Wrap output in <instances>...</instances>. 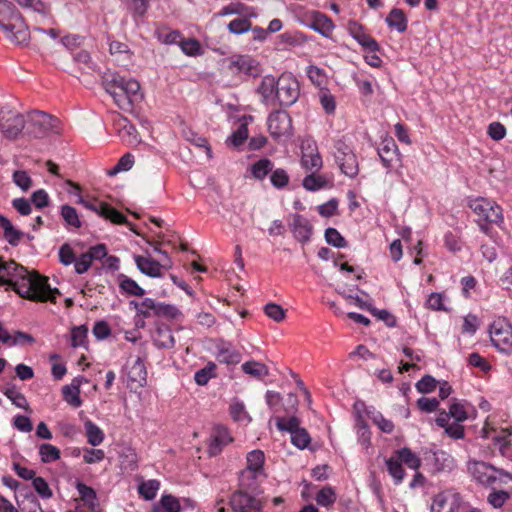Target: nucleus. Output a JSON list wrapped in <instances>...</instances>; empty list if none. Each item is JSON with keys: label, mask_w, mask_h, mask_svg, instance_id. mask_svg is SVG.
Returning <instances> with one entry per match:
<instances>
[{"label": "nucleus", "mask_w": 512, "mask_h": 512, "mask_svg": "<svg viewBox=\"0 0 512 512\" xmlns=\"http://www.w3.org/2000/svg\"><path fill=\"white\" fill-rule=\"evenodd\" d=\"M0 285H7L19 296L32 301L55 302L60 294L59 290L52 289L48 278L36 272H30L15 261H4L0 258Z\"/></svg>", "instance_id": "nucleus-1"}, {"label": "nucleus", "mask_w": 512, "mask_h": 512, "mask_svg": "<svg viewBox=\"0 0 512 512\" xmlns=\"http://www.w3.org/2000/svg\"><path fill=\"white\" fill-rule=\"evenodd\" d=\"M0 30L4 38L14 45H27L31 39L24 17L8 0H0Z\"/></svg>", "instance_id": "nucleus-2"}, {"label": "nucleus", "mask_w": 512, "mask_h": 512, "mask_svg": "<svg viewBox=\"0 0 512 512\" xmlns=\"http://www.w3.org/2000/svg\"><path fill=\"white\" fill-rule=\"evenodd\" d=\"M63 130L60 119L44 111L35 110L27 116L25 134L31 138L60 136Z\"/></svg>", "instance_id": "nucleus-3"}, {"label": "nucleus", "mask_w": 512, "mask_h": 512, "mask_svg": "<svg viewBox=\"0 0 512 512\" xmlns=\"http://www.w3.org/2000/svg\"><path fill=\"white\" fill-rule=\"evenodd\" d=\"M26 130L25 117L12 105L5 103L0 107V132L10 140H15Z\"/></svg>", "instance_id": "nucleus-4"}, {"label": "nucleus", "mask_w": 512, "mask_h": 512, "mask_svg": "<svg viewBox=\"0 0 512 512\" xmlns=\"http://www.w3.org/2000/svg\"><path fill=\"white\" fill-rule=\"evenodd\" d=\"M144 98L140 83L134 78H127L114 93V103L122 110L132 111L134 106Z\"/></svg>", "instance_id": "nucleus-5"}, {"label": "nucleus", "mask_w": 512, "mask_h": 512, "mask_svg": "<svg viewBox=\"0 0 512 512\" xmlns=\"http://www.w3.org/2000/svg\"><path fill=\"white\" fill-rule=\"evenodd\" d=\"M468 470L477 482L486 486H494L497 482L506 483L507 479H511L509 473L482 461L470 462Z\"/></svg>", "instance_id": "nucleus-6"}, {"label": "nucleus", "mask_w": 512, "mask_h": 512, "mask_svg": "<svg viewBox=\"0 0 512 512\" xmlns=\"http://www.w3.org/2000/svg\"><path fill=\"white\" fill-rule=\"evenodd\" d=\"M493 346L502 353H512V324L505 318H497L489 328Z\"/></svg>", "instance_id": "nucleus-7"}, {"label": "nucleus", "mask_w": 512, "mask_h": 512, "mask_svg": "<svg viewBox=\"0 0 512 512\" xmlns=\"http://www.w3.org/2000/svg\"><path fill=\"white\" fill-rule=\"evenodd\" d=\"M300 94L297 79L290 73H283L277 78L276 100L281 106H291Z\"/></svg>", "instance_id": "nucleus-8"}, {"label": "nucleus", "mask_w": 512, "mask_h": 512, "mask_svg": "<svg viewBox=\"0 0 512 512\" xmlns=\"http://www.w3.org/2000/svg\"><path fill=\"white\" fill-rule=\"evenodd\" d=\"M300 421L297 417L290 418L277 417L276 426L280 431H287L291 434V442L299 449L306 448L310 441V435L306 429L299 426Z\"/></svg>", "instance_id": "nucleus-9"}, {"label": "nucleus", "mask_w": 512, "mask_h": 512, "mask_svg": "<svg viewBox=\"0 0 512 512\" xmlns=\"http://www.w3.org/2000/svg\"><path fill=\"white\" fill-rule=\"evenodd\" d=\"M334 158L341 172L353 178L359 172V164L353 150L343 141L335 143Z\"/></svg>", "instance_id": "nucleus-10"}, {"label": "nucleus", "mask_w": 512, "mask_h": 512, "mask_svg": "<svg viewBox=\"0 0 512 512\" xmlns=\"http://www.w3.org/2000/svg\"><path fill=\"white\" fill-rule=\"evenodd\" d=\"M469 207L486 223L500 224L503 222L502 208L487 198H477L470 202Z\"/></svg>", "instance_id": "nucleus-11"}, {"label": "nucleus", "mask_w": 512, "mask_h": 512, "mask_svg": "<svg viewBox=\"0 0 512 512\" xmlns=\"http://www.w3.org/2000/svg\"><path fill=\"white\" fill-rule=\"evenodd\" d=\"M300 23L327 39H333L335 24L327 15L319 11L306 12L300 19Z\"/></svg>", "instance_id": "nucleus-12"}, {"label": "nucleus", "mask_w": 512, "mask_h": 512, "mask_svg": "<svg viewBox=\"0 0 512 512\" xmlns=\"http://www.w3.org/2000/svg\"><path fill=\"white\" fill-rule=\"evenodd\" d=\"M134 260L140 272L152 278L162 277L163 274L161 270H169L173 266L172 260L167 252H163V262L155 261L150 256L145 257L140 255H135Z\"/></svg>", "instance_id": "nucleus-13"}, {"label": "nucleus", "mask_w": 512, "mask_h": 512, "mask_svg": "<svg viewBox=\"0 0 512 512\" xmlns=\"http://www.w3.org/2000/svg\"><path fill=\"white\" fill-rule=\"evenodd\" d=\"M101 78V83L105 91L113 98L117 88L129 78L124 71L118 70L116 66H102L97 71Z\"/></svg>", "instance_id": "nucleus-14"}, {"label": "nucleus", "mask_w": 512, "mask_h": 512, "mask_svg": "<svg viewBox=\"0 0 512 512\" xmlns=\"http://www.w3.org/2000/svg\"><path fill=\"white\" fill-rule=\"evenodd\" d=\"M268 130L275 139L288 137L292 131V121L289 114L285 111L271 113L268 117Z\"/></svg>", "instance_id": "nucleus-15"}, {"label": "nucleus", "mask_w": 512, "mask_h": 512, "mask_svg": "<svg viewBox=\"0 0 512 512\" xmlns=\"http://www.w3.org/2000/svg\"><path fill=\"white\" fill-rule=\"evenodd\" d=\"M250 492L238 489L230 498V505L236 512H261L262 502L249 494Z\"/></svg>", "instance_id": "nucleus-16"}, {"label": "nucleus", "mask_w": 512, "mask_h": 512, "mask_svg": "<svg viewBox=\"0 0 512 512\" xmlns=\"http://www.w3.org/2000/svg\"><path fill=\"white\" fill-rule=\"evenodd\" d=\"M78 203L82 204L85 208L94 211L98 215L104 217L105 219H109L112 223L115 224H124L127 222V218L118 210L111 207L109 204L104 202H89L83 199L82 196L79 195Z\"/></svg>", "instance_id": "nucleus-17"}, {"label": "nucleus", "mask_w": 512, "mask_h": 512, "mask_svg": "<svg viewBox=\"0 0 512 512\" xmlns=\"http://www.w3.org/2000/svg\"><path fill=\"white\" fill-rule=\"evenodd\" d=\"M460 500L458 493L442 491L433 497L430 512H455L460 506Z\"/></svg>", "instance_id": "nucleus-18"}, {"label": "nucleus", "mask_w": 512, "mask_h": 512, "mask_svg": "<svg viewBox=\"0 0 512 512\" xmlns=\"http://www.w3.org/2000/svg\"><path fill=\"white\" fill-rule=\"evenodd\" d=\"M425 461L432 473L449 472L455 466L453 457L444 451L427 453Z\"/></svg>", "instance_id": "nucleus-19"}, {"label": "nucleus", "mask_w": 512, "mask_h": 512, "mask_svg": "<svg viewBox=\"0 0 512 512\" xmlns=\"http://www.w3.org/2000/svg\"><path fill=\"white\" fill-rule=\"evenodd\" d=\"M232 442V437L226 427L217 425L213 428L209 441L207 451L210 456H216L221 453L224 446Z\"/></svg>", "instance_id": "nucleus-20"}, {"label": "nucleus", "mask_w": 512, "mask_h": 512, "mask_svg": "<svg viewBox=\"0 0 512 512\" xmlns=\"http://www.w3.org/2000/svg\"><path fill=\"white\" fill-rule=\"evenodd\" d=\"M347 30L349 34L365 49L370 52H377L379 45L374 38L365 32L364 27L354 20L347 23Z\"/></svg>", "instance_id": "nucleus-21"}, {"label": "nucleus", "mask_w": 512, "mask_h": 512, "mask_svg": "<svg viewBox=\"0 0 512 512\" xmlns=\"http://www.w3.org/2000/svg\"><path fill=\"white\" fill-rule=\"evenodd\" d=\"M115 126L118 135L127 145L135 146L141 142V138L135 126L127 118L119 116L115 120Z\"/></svg>", "instance_id": "nucleus-22"}, {"label": "nucleus", "mask_w": 512, "mask_h": 512, "mask_svg": "<svg viewBox=\"0 0 512 512\" xmlns=\"http://www.w3.org/2000/svg\"><path fill=\"white\" fill-rule=\"evenodd\" d=\"M301 164L306 170L318 171L322 167V158L317 147L312 143H303Z\"/></svg>", "instance_id": "nucleus-23"}, {"label": "nucleus", "mask_w": 512, "mask_h": 512, "mask_svg": "<svg viewBox=\"0 0 512 512\" xmlns=\"http://www.w3.org/2000/svg\"><path fill=\"white\" fill-rule=\"evenodd\" d=\"M127 375L129 382L135 384L136 387H143L146 384L147 371L140 355L135 358L132 365H128Z\"/></svg>", "instance_id": "nucleus-24"}, {"label": "nucleus", "mask_w": 512, "mask_h": 512, "mask_svg": "<svg viewBox=\"0 0 512 512\" xmlns=\"http://www.w3.org/2000/svg\"><path fill=\"white\" fill-rule=\"evenodd\" d=\"M277 79L272 75H265L258 87V93L261 95L263 102L266 104H274L276 100Z\"/></svg>", "instance_id": "nucleus-25"}, {"label": "nucleus", "mask_w": 512, "mask_h": 512, "mask_svg": "<svg viewBox=\"0 0 512 512\" xmlns=\"http://www.w3.org/2000/svg\"><path fill=\"white\" fill-rule=\"evenodd\" d=\"M292 232L298 241L307 242L312 234V226L306 218L301 215H295L293 218Z\"/></svg>", "instance_id": "nucleus-26"}, {"label": "nucleus", "mask_w": 512, "mask_h": 512, "mask_svg": "<svg viewBox=\"0 0 512 512\" xmlns=\"http://www.w3.org/2000/svg\"><path fill=\"white\" fill-rule=\"evenodd\" d=\"M68 73L83 83L90 85L96 81L97 71L102 69V66H70Z\"/></svg>", "instance_id": "nucleus-27"}, {"label": "nucleus", "mask_w": 512, "mask_h": 512, "mask_svg": "<svg viewBox=\"0 0 512 512\" xmlns=\"http://www.w3.org/2000/svg\"><path fill=\"white\" fill-rule=\"evenodd\" d=\"M153 341L159 348L171 349L175 345L171 329L166 325H158L153 335Z\"/></svg>", "instance_id": "nucleus-28"}, {"label": "nucleus", "mask_w": 512, "mask_h": 512, "mask_svg": "<svg viewBox=\"0 0 512 512\" xmlns=\"http://www.w3.org/2000/svg\"><path fill=\"white\" fill-rule=\"evenodd\" d=\"M390 29L396 30L398 33H403L407 30L408 20L403 12L399 8H393L385 19Z\"/></svg>", "instance_id": "nucleus-29"}, {"label": "nucleus", "mask_w": 512, "mask_h": 512, "mask_svg": "<svg viewBox=\"0 0 512 512\" xmlns=\"http://www.w3.org/2000/svg\"><path fill=\"white\" fill-rule=\"evenodd\" d=\"M398 149L393 140H388L382 144V146L378 150L379 157L383 163V165L391 169L393 166V162L398 160Z\"/></svg>", "instance_id": "nucleus-30"}, {"label": "nucleus", "mask_w": 512, "mask_h": 512, "mask_svg": "<svg viewBox=\"0 0 512 512\" xmlns=\"http://www.w3.org/2000/svg\"><path fill=\"white\" fill-rule=\"evenodd\" d=\"M80 384L81 380L75 378L70 385L63 387L64 399L68 404L75 408L82 405V401L80 399Z\"/></svg>", "instance_id": "nucleus-31"}, {"label": "nucleus", "mask_w": 512, "mask_h": 512, "mask_svg": "<svg viewBox=\"0 0 512 512\" xmlns=\"http://www.w3.org/2000/svg\"><path fill=\"white\" fill-rule=\"evenodd\" d=\"M76 489L80 495L81 500L85 503V505L91 511H95L99 506L95 490L92 487H89L81 482H78L76 484Z\"/></svg>", "instance_id": "nucleus-32"}, {"label": "nucleus", "mask_w": 512, "mask_h": 512, "mask_svg": "<svg viewBox=\"0 0 512 512\" xmlns=\"http://www.w3.org/2000/svg\"><path fill=\"white\" fill-rule=\"evenodd\" d=\"M258 473L253 472L252 470H243L239 475V489L248 491V492H256L259 488V484L257 481Z\"/></svg>", "instance_id": "nucleus-33"}, {"label": "nucleus", "mask_w": 512, "mask_h": 512, "mask_svg": "<svg viewBox=\"0 0 512 512\" xmlns=\"http://www.w3.org/2000/svg\"><path fill=\"white\" fill-rule=\"evenodd\" d=\"M0 226L4 230V237L9 244L13 246L17 245L23 233L15 229L11 221L3 215H0Z\"/></svg>", "instance_id": "nucleus-34"}, {"label": "nucleus", "mask_w": 512, "mask_h": 512, "mask_svg": "<svg viewBox=\"0 0 512 512\" xmlns=\"http://www.w3.org/2000/svg\"><path fill=\"white\" fill-rule=\"evenodd\" d=\"M216 358L220 363L231 365L239 363L241 355L236 350L223 345L218 347Z\"/></svg>", "instance_id": "nucleus-35"}, {"label": "nucleus", "mask_w": 512, "mask_h": 512, "mask_svg": "<svg viewBox=\"0 0 512 512\" xmlns=\"http://www.w3.org/2000/svg\"><path fill=\"white\" fill-rule=\"evenodd\" d=\"M242 370L244 373L258 379H262L269 374L268 367L265 364L257 361L245 362L242 364Z\"/></svg>", "instance_id": "nucleus-36"}, {"label": "nucleus", "mask_w": 512, "mask_h": 512, "mask_svg": "<svg viewBox=\"0 0 512 512\" xmlns=\"http://www.w3.org/2000/svg\"><path fill=\"white\" fill-rule=\"evenodd\" d=\"M273 163L268 158L256 161L251 167V173L257 180H263L273 170Z\"/></svg>", "instance_id": "nucleus-37"}, {"label": "nucleus", "mask_w": 512, "mask_h": 512, "mask_svg": "<svg viewBox=\"0 0 512 512\" xmlns=\"http://www.w3.org/2000/svg\"><path fill=\"white\" fill-rule=\"evenodd\" d=\"M397 459L413 470H417L421 465L420 458L407 447L397 451Z\"/></svg>", "instance_id": "nucleus-38"}, {"label": "nucleus", "mask_w": 512, "mask_h": 512, "mask_svg": "<svg viewBox=\"0 0 512 512\" xmlns=\"http://www.w3.org/2000/svg\"><path fill=\"white\" fill-rule=\"evenodd\" d=\"M180 48L187 56H199L204 54V48L195 38H187L180 41Z\"/></svg>", "instance_id": "nucleus-39"}, {"label": "nucleus", "mask_w": 512, "mask_h": 512, "mask_svg": "<svg viewBox=\"0 0 512 512\" xmlns=\"http://www.w3.org/2000/svg\"><path fill=\"white\" fill-rule=\"evenodd\" d=\"M85 430H86V435H87V441L90 445L98 446L103 442L104 433L92 421L85 422Z\"/></svg>", "instance_id": "nucleus-40"}, {"label": "nucleus", "mask_w": 512, "mask_h": 512, "mask_svg": "<svg viewBox=\"0 0 512 512\" xmlns=\"http://www.w3.org/2000/svg\"><path fill=\"white\" fill-rule=\"evenodd\" d=\"M130 305H132L138 314L142 315L145 318H148L156 313L157 302L151 298H146L142 302L131 301Z\"/></svg>", "instance_id": "nucleus-41"}, {"label": "nucleus", "mask_w": 512, "mask_h": 512, "mask_svg": "<svg viewBox=\"0 0 512 512\" xmlns=\"http://www.w3.org/2000/svg\"><path fill=\"white\" fill-rule=\"evenodd\" d=\"M264 453L261 450H253L247 455V467L246 470H252L260 474L262 472L264 464Z\"/></svg>", "instance_id": "nucleus-42"}, {"label": "nucleus", "mask_w": 512, "mask_h": 512, "mask_svg": "<svg viewBox=\"0 0 512 512\" xmlns=\"http://www.w3.org/2000/svg\"><path fill=\"white\" fill-rule=\"evenodd\" d=\"M4 395L18 408L29 410V404L24 394H22L15 386L5 389Z\"/></svg>", "instance_id": "nucleus-43"}, {"label": "nucleus", "mask_w": 512, "mask_h": 512, "mask_svg": "<svg viewBox=\"0 0 512 512\" xmlns=\"http://www.w3.org/2000/svg\"><path fill=\"white\" fill-rule=\"evenodd\" d=\"M303 187L309 191L319 190L327 185V179L319 174L311 173L303 179Z\"/></svg>", "instance_id": "nucleus-44"}, {"label": "nucleus", "mask_w": 512, "mask_h": 512, "mask_svg": "<svg viewBox=\"0 0 512 512\" xmlns=\"http://www.w3.org/2000/svg\"><path fill=\"white\" fill-rule=\"evenodd\" d=\"M386 466L389 474L393 477L395 484H399L404 479V469L402 463L396 458H389L386 460Z\"/></svg>", "instance_id": "nucleus-45"}, {"label": "nucleus", "mask_w": 512, "mask_h": 512, "mask_svg": "<svg viewBox=\"0 0 512 512\" xmlns=\"http://www.w3.org/2000/svg\"><path fill=\"white\" fill-rule=\"evenodd\" d=\"M61 216L65 223L71 227L80 228L82 225L76 209L70 205L61 207Z\"/></svg>", "instance_id": "nucleus-46"}, {"label": "nucleus", "mask_w": 512, "mask_h": 512, "mask_svg": "<svg viewBox=\"0 0 512 512\" xmlns=\"http://www.w3.org/2000/svg\"><path fill=\"white\" fill-rule=\"evenodd\" d=\"M249 120H252V117H248ZM248 122L247 117H243L242 123L239 128L231 135L230 141L233 146L238 147L248 138Z\"/></svg>", "instance_id": "nucleus-47"}, {"label": "nucleus", "mask_w": 512, "mask_h": 512, "mask_svg": "<svg viewBox=\"0 0 512 512\" xmlns=\"http://www.w3.org/2000/svg\"><path fill=\"white\" fill-rule=\"evenodd\" d=\"M39 454L41 461L44 463H50L60 458V450L51 444H42L39 447Z\"/></svg>", "instance_id": "nucleus-48"}, {"label": "nucleus", "mask_w": 512, "mask_h": 512, "mask_svg": "<svg viewBox=\"0 0 512 512\" xmlns=\"http://www.w3.org/2000/svg\"><path fill=\"white\" fill-rule=\"evenodd\" d=\"M120 463L125 470L133 471L137 464V454L133 449L126 448L120 453Z\"/></svg>", "instance_id": "nucleus-49"}, {"label": "nucleus", "mask_w": 512, "mask_h": 512, "mask_svg": "<svg viewBox=\"0 0 512 512\" xmlns=\"http://www.w3.org/2000/svg\"><path fill=\"white\" fill-rule=\"evenodd\" d=\"M158 39L165 44L179 43L182 40V34L178 30H169L161 28L157 30Z\"/></svg>", "instance_id": "nucleus-50"}, {"label": "nucleus", "mask_w": 512, "mask_h": 512, "mask_svg": "<svg viewBox=\"0 0 512 512\" xmlns=\"http://www.w3.org/2000/svg\"><path fill=\"white\" fill-rule=\"evenodd\" d=\"M134 157L130 153L124 154L117 164L108 172L109 176H114L119 172L128 171L133 167Z\"/></svg>", "instance_id": "nucleus-51"}, {"label": "nucleus", "mask_w": 512, "mask_h": 512, "mask_svg": "<svg viewBox=\"0 0 512 512\" xmlns=\"http://www.w3.org/2000/svg\"><path fill=\"white\" fill-rule=\"evenodd\" d=\"M160 483L157 480H149L147 482H143L139 486V493L146 500H152L155 498L157 491L159 490Z\"/></svg>", "instance_id": "nucleus-52"}, {"label": "nucleus", "mask_w": 512, "mask_h": 512, "mask_svg": "<svg viewBox=\"0 0 512 512\" xmlns=\"http://www.w3.org/2000/svg\"><path fill=\"white\" fill-rule=\"evenodd\" d=\"M265 314L275 322H281L285 319L286 311L282 306L276 303H268L264 306Z\"/></svg>", "instance_id": "nucleus-53"}, {"label": "nucleus", "mask_w": 512, "mask_h": 512, "mask_svg": "<svg viewBox=\"0 0 512 512\" xmlns=\"http://www.w3.org/2000/svg\"><path fill=\"white\" fill-rule=\"evenodd\" d=\"M270 181H271V184L275 188H278V189L284 188L289 183V175L286 172V170H284L282 168H278V169L272 170L271 176H270Z\"/></svg>", "instance_id": "nucleus-54"}, {"label": "nucleus", "mask_w": 512, "mask_h": 512, "mask_svg": "<svg viewBox=\"0 0 512 512\" xmlns=\"http://www.w3.org/2000/svg\"><path fill=\"white\" fill-rule=\"evenodd\" d=\"M336 501L335 491L326 486L322 488L316 495V502L321 506H330Z\"/></svg>", "instance_id": "nucleus-55"}, {"label": "nucleus", "mask_w": 512, "mask_h": 512, "mask_svg": "<svg viewBox=\"0 0 512 512\" xmlns=\"http://www.w3.org/2000/svg\"><path fill=\"white\" fill-rule=\"evenodd\" d=\"M120 288L125 291L126 293H128L129 295H134V296H143L145 294V290L140 287L136 281H134L133 279L131 278H128V277H125L121 282H120Z\"/></svg>", "instance_id": "nucleus-56"}, {"label": "nucleus", "mask_w": 512, "mask_h": 512, "mask_svg": "<svg viewBox=\"0 0 512 512\" xmlns=\"http://www.w3.org/2000/svg\"><path fill=\"white\" fill-rule=\"evenodd\" d=\"M215 367L214 363H209L206 367L198 370L194 375L195 382L198 385H206L214 377Z\"/></svg>", "instance_id": "nucleus-57"}, {"label": "nucleus", "mask_w": 512, "mask_h": 512, "mask_svg": "<svg viewBox=\"0 0 512 512\" xmlns=\"http://www.w3.org/2000/svg\"><path fill=\"white\" fill-rule=\"evenodd\" d=\"M88 329L86 326L81 325L74 327L71 331V345L76 348L83 346L87 338Z\"/></svg>", "instance_id": "nucleus-58"}, {"label": "nucleus", "mask_w": 512, "mask_h": 512, "mask_svg": "<svg viewBox=\"0 0 512 512\" xmlns=\"http://www.w3.org/2000/svg\"><path fill=\"white\" fill-rule=\"evenodd\" d=\"M180 315V311L173 305L157 302L155 316L175 319Z\"/></svg>", "instance_id": "nucleus-59"}, {"label": "nucleus", "mask_w": 512, "mask_h": 512, "mask_svg": "<svg viewBox=\"0 0 512 512\" xmlns=\"http://www.w3.org/2000/svg\"><path fill=\"white\" fill-rule=\"evenodd\" d=\"M279 38L283 43H286V44L292 45V46L301 45L308 41V37L301 32H294V33L286 32V33L281 34L279 36Z\"/></svg>", "instance_id": "nucleus-60"}, {"label": "nucleus", "mask_w": 512, "mask_h": 512, "mask_svg": "<svg viewBox=\"0 0 512 512\" xmlns=\"http://www.w3.org/2000/svg\"><path fill=\"white\" fill-rule=\"evenodd\" d=\"M325 239L329 244L337 248H343L347 245V242L344 239V237L335 228L326 229Z\"/></svg>", "instance_id": "nucleus-61"}, {"label": "nucleus", "mask_w": 512, "mask_h": 512, "mask_svg": "<svg viewBox=\"0 0 512 512\" xmlns=\"http://www.w3.org/2000/svg\"><path fill=\"white\" fill-rule=\"evenodd\" d=\"M32 485L36 492L44 499L52 497L53 493L50 489L47 481L43 477H35L32 481Z\"/></svg>", "instance_id": "nucleus-62"}, {"label": "nucleus", "mask_w": 512, "mask_h": 512, "mask_svg": "<svg viewBox=\"0 0 512 512\" xmlns=\"http://www.w3.org/2000/svg\"><path fill=\"white\" fill-rule=\"evenodd\" d=\"M13 181L22 191H28L32 186V179L26 171H15Z\"/></svg>", "instance_id": "nucleus-63"}, {"label": "nucleus", "mask_w": 512, "mask_h": 512, "mask_svg": "<svg viewBox=\"0 0 512 512\" xmlns=\"http://www.w3.org/2000/svg\"><path fill=\"white\" fill-rule=\"evenodd\" d=\"M160 504L165 512H179L181 510L179 500L172 495H163Z\"/></svg>", "instance_id": "nucleus-64"}]
</instances>
